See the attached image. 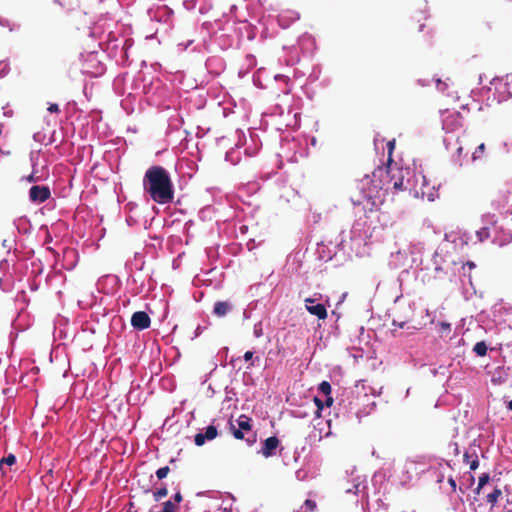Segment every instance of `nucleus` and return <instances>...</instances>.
I'll return each mask as SVG.
<instances>
[{"instance_id": "f257e3e1", "label": "nucleus", "mask_w": 512, "mask_h": 512, "mask_svg": "<svg viewBox=\"0 0 512 512\" xmlns=\"http://www.w3.org/2000/svg\"><path fill=\"white\" fill-rule=\"evenodd\" d=\"M143 191L161 205L172 203L174 186L167 169L160 165L149 167L142 180Z\"/></svg>"}, {"instance_id": "f03ea898", "label": "nucleus", "mask_w": 512, "mask_h": 512, "mask_svg": "<svg viewBox=\"0 0 512 512\" xmlns=\"http://www.w3.org/2000/svg\"><path fill=\"white\" fill-rule=\"evenodd\" d=\"M379 182H382V180ZM356 188L359 192L353 193L351 195L352 203L357 206L363 205L364 208H366V201L367 204H370L369 210L371 211L375 206L373 199L376 197V194L379 192V190L383 188V186H381L380 183H375L372 178L366 175L358 181Z\"/></svg>"}, {"instance_id": "7ed1b4c3", "label": "nucleus", "mask_w": 512, "mask_h": 512, "mask_svg": "<svg viewBox=\"0 0 512 512\" xmlns=\"http://www.w3.org/2000/svg\"><path fill=\"white\" fill-rule=\"evenodd\" d=\"M384 175L386 178H389L388 184H391L392 188L395 191L404 190L403 176H402V171L400 169H391V168L384 169V168L378 167L373 172V178H375V177L382 178Z\"/></svg>"}, {"instance_id": "20e7f679", "label": "nucleus", "mask_w": 512, "mask_h": 512, "mask_svg": "<svg viewBox=\"0 0 512 512\" xmlns=\"http://www.w3.org/2000/svg\"><path fill=\"white\" fill-rule=\"evenodd\" d=\"M442 125L446 132H454L464 125V117L459 111L446 110L442 115Z\"/></svg>"}, {"instance_id": "39448f33", "label": "nucleus", "mask_w": 512, "mask_h": 512, "mask_svg": "<svg viewBox=\"0 0 512 512\" xmlns=\"http://www.w3.org/2000/svg\"><path fill=\"white\" fill-rule=\"evenodd\" d=\"M50 189L47 186H32L29 197L32 202L43 203L50 197Z\"/></svg>"}, {"instance_id": "423d86ee", "label": "nucleus", "mask_w": 512, "mask_h": 512, "mask_svg": "<svg viewBox=\"0 0 512 512\" xmlns=\"http://www.w3.org/2000/svg\"><path fill=\"white\" fill-rule=\"evenodd\" d=\"M131 325L137 330H144L150 327L151 319L144 311H137L131 317Z\"/></svg>"}, {"instance_id": "0eeeda50", "label": "nucleus", "mask_w": 512, "mask_h": 512, "mask_svg": "<svg viewBox=\"0 0 512 512\" xmlns=\"http://www.w3.org/2000/svg\"><path fill=\"white\" fill-rule=\"evenodd\" d=\"M305 303L306 309L310 314L317 316L320 320L327 318V309L323 304H314L315 299L310 297L305 299Z\"/></svg>"}, {"instance_id": "6e6552de", "label": "nucleus", "mask_w": 512, "mask_h": 512, "mask_svg": "<svg viewBox=\"0 0 512 512\" xmlns=\"http://www.w3.org/2000/svg\"><path fill=\"white\" fill-rule=\"evenodd\" d=\"M218 431L217 428L214 425H209L205 432H199L194 437V442L197 446H202L205 444V442L208 440H213L217 437Z\"/></svg>"}, {"instance_id": "1a4fd4ad", "label": "nucleus", "mask_w": 512, "mask_h": 512, "mask_svg": "<svg viewBox=\"0 0 512 512\" xmlns=\"http://www.w3.org/2000/svg\"><path fill=\"white\" fill-rule=\"evenodd\" d=\"M279 439L276 436L268 437L263 444L261 453L265 458L271 457L275 454V450L279 446Z\"/></svg>"}, {"instance_id": "9d476101", "label": "nucleus", "mask_w": 512, "mask_h": 512, "mask_svg": "<svg viewBox=\"0 0 512 512\" xmlns=\"http://www.w3.org/2000/svg\"><path fill=\"white\" fill-rule=\"evenodd\" d=\"M231 309V305L226 301H218L214 305V314L218 317H223Z\"/></svg>"}, {"instance_id": "9b49d317", "label": "nucleus", "mask_w": 512, "mask_h": 512, "mask_svg": "<svg viewBox=\"0 0 512 512\" xmlns=\"http://www.w3.org/2000/svg\"><path fill=\"white\" fill-rule=\"evenodd\" d=\"M464 462L469 464L471 470H476L479 466V460L477 453L474 451L473 453L465 452L464 453Z\"/></svg>"}, {"instance_id": "f8f14e48", "label": "nucleus", "mask_w": 512, "mask_h": 512, "mask_svg": "<svg viewBox=\"0 0 512 512\" xmlns=\"http://www.w3.org/2000/svg\"><path fill=\"white\" fill-rule=\"evenodd\" d=\"M236 422H237L238 427L242 431H251V429H252V419L249 416H247L245 414H242V415H240L238 417Z\"/></svg>"}, {"instance_id": "ddd939ff", "label": "nucleus", "mask_w": 512, "mask_h": 512, "mask_svg": "<svg viewBox=\"0 0 512 512\" xmlns=\"http://www.w3.org/2000/svg\"><path fill=\"white\" fill-rule=\"evenodd\" d=\"M487 350L488 347L485 341H479L473 347V352L480 357H484L487 354Z\"/></svg>"}, {"instance_id": "4468645a", "label": "nucleus", "mask_w": 512, "mask_h": 512, "mask_svg": "<svg viewBox=\"0 0 512 512\" xmlns=\"http://www.w3.org/2000/svg\"><path fill=\"white\" fill-rule=\"evenodd\" d=\"M502 496V490L500 488H495L493 492L487 495V502L491 504L492 507L498 502L499 498Z\"/></svg>"}, {"instance_id": "2eb2a0df", "label": "nucleus", "mask_w": 512, "mask_h": 512, "mask_svg": "<svg viewBox=\"0 0 512 512\" xmlns=\"http://www.w3.org/2000/svg\"><path fill=\"white\" fill-rule=\"evenodd\" d=\"M485 150H486V146L484 143H481L480 145H478L477 148L475 149V151L472 153V160L477 161L479 159H482V157L485 153Z\"/></svg>"}, {"instance_id": "dca6fc26", "label": "nucleus", "mask_w": 512, "mask_h": 512, "mask_svg": "<svg viewBox=\"0 0 512 512\" xmlns=\"http://www.w3.org/2000/svg\"><path fill=\"white\" fill-rule=\"evenodd\" d=\"M16 462V457L13 454H9L7 457H4L0 462V470L3 474L6 472L4 471V465H13Z\"/></svg>"}, {"instance_id": "f3484780", "label": "nucleus", "mask_w": 512, "mask_h": 512, "mask_svg": "<svg viewBox=\"0 0 512 512\" xmlns=\"http://www.w3.org/2000/svg\"><path fill=\"white\" fill-rule=\"evenodd\" d=\"M229 426H230V431L232 433V435L238 439V440H242L244 439V434H243V431L239 428V427H236L232 420L229 421Z\"/></svg>"}, {"instance_id": "a211bd4d", "label": "nucleus", "mask_w": 512, "mask_h": 512, "mask_svg": "<svg viewBox=\"0 0 512 512\" xmlns=\"http://www.w3.org/2000/svg\"><path fill=\"white\" fill-rule=\"evenodd\" d=\"M489 480H490L489 474L488 473H483L479 477L478 485H477V488L475 489V492L479 493L480 490L489 482Z\"/></svg>"}, {"instance_id": "6ab92c4d", "label": "nucleus", "mask_w": 512, "mask_h": 512, "mask_svg": "<svg viewBox=\"0 0 512 512\" xmlns=\"http://www.w3.org/2000/svg\"><path fill=\"white\" fill-rule=\"evenodd\" d=\"M476 267L475 263L472 262V261H468L466 262L463 266H462V270H463V275L464 276H467L469 278V280H471V275H470V271L472 269H474Z\"/></svg>"}, {"instance_id": "aec40b11", "label": "nucleus", "mask_w": 512, "mask_h": 512, "mask_svg": "<svg viewBox=\"0 0 512 512\" xmlns=\"http://www.w3.org/2000/svg\"><path fill=\"white\" fill-rule=\"evenodd\" d=\"M168 494V490L166 487H162L153 492V497L155 501H160L162 498L166 497Z\"/></svg>"}, {"instance_id": "412c9836", "label": "nucleus", "mask_w": 512, "mask_h": 512, "mask_svg": "<svg viewBox=\"0 0 512 512\" xmlns=\"http://www.w3.org/2000/svg\"><path fill=\"white\" fill-rule=\"evenodd\" d=\"M319 391L324 395L331 394V385L328 381H322L318 387Z\"/></svg>"}, {"instance_id": "4be33fe9", "label": "nucleus", "mask_w": 512, "mask_h": 512, "mask_svg": "<svg viewBox=\"0 0 512 512\" xmlns=\"http://www.w3.org/2000/svg\"><path fill=\"white\" fill-rule=\"evenodd\" d=\"M169 472H170L169 466H164V467L159 468L156 471V476L159 480H162L168 475Z\"/></svg>"}, {"instance_id": "5701e85b", "label": "nucleus", "mask_w": 512, "mask_h": 512, "mask_svg": "<svg viewBox=\"0 0 512 512\" xmlns=\"http://www.w3.org/2000/svg\"><path fill=\"white\" fill-rule=\"evenodd\" d=\"M176 508H177L176 504L169 500V501H166L163 503L162 512H175Z\"/></svg>"}, {"instance_id": "b1692460", "label": "nucleus", "mask_w": 512, "mask_h": 512, "mask_svg": "<svg viewBox=\"0 0 512 512\" xmlns=\"http://www.w3.org/2000/svg\"><path fill=\"white\" fill-rule=\"evenodd\" d=\"M387 148H388V162H392V154L395 149V139H392L387 143Z\"/></svg>"}, {"instance_id": "393cba45", "label": "nucleus", "mask_w": 512, "mask_h": 512, "mask_svg": "<svg viewBox=\"0 0 512 512\" xmlns=\"http://www.w3.org/2000/svg\"><path fill=\"white\" fill-rule=\"evenodd\" d=\"M477 237L479 241L483 242L485 239L489 237V230L487 228H482L477 232Z\"/></svg>"}, {"instance_id": "a878e982", "label": "nucleus", "mask_w": 512, "mask_h": 512, "mask_svg": "<svg viewBox=\"0 0 512 512\" xmlns=\"http://www.w3.org/2000/svg\"><path fill=\"white\" fill-rule=\"evenodd\" d=\"M439 326L441 333H449L451 331V324L448 322H441Z\"/></svg>"}, {"instance_id": "bb28decb", "label": "nucleus", "mask_w": 512, "mask_h": 512, "mask_svg": "<svg viewBox=\"0 0 512 512\" xmlns=\"http://www.w3.org/2000/svg\"><path fill=\"white\" fill-rule=\"evenodd\" d=\"M436 86H437V89H438L440 92L444 93V92L447 90V88H448V83H447V82H445V81H441L440 79H438V80H437V85H436Z\"/></svg>"}, {"instance_id": "cd10ccee", "label": "nucleus", "mask_w": 512, "mask_h": 512, "mask_svg": "<svg viewBox=\"0 0 512 512\" xmlns=\"http://www.w3.org/2000/svg\"><path fill=\"white\" fill-rule=\"evenodd\" d=\"M314 402H315V404L317 406L316 415L318 417H320V412L323 409L324 404H323V402L318 397L314 398Z\"/></svg>"}, {"instance_id": "c85d7f7f", "label": "nucleus", "mask_w": 512, "mask_h": 512, "mask_svg": "<svg viewBox=\"0 0 512 512\" xmlns=\"http://www.w3.org/2000/svg\"><path fill=\"white\" fill-rule=\"evenodd\" d=\"M304 505L310 510V511H314L316 510V502L314 500H311V499H307L305 500L304 502Z\"/></svg>"}, {"instance_id": "c756f323", "label": "nucleus", "mask_w": 512, "mask_h": 512, "mask_svg": "<svg viewBox=\"0 0 512 512\" xmlns=\"http://www.w3.org/2000/svg\"><path fill=\"white\" fill-rule=\"evenodd\" d=\"M47 110L50 112V113H59L60 112V108L58 106V104H55V103H51Z\"/></svg>"}, {"instance_id": "7c9ffc66", "label": "nucleus", "mask_w": 512, "mask_h": 512, "mask_svg": "<svg viewBox=\"0 0 512 512\" xmlns=\"http://www.w3.org/2000/svg\"><path fill=\"white\" fill-rule=\"evenodd\" d=\"M173 499H174V502H175V503H177V504H179L180 502H182V500H183V496H182V494H181L180 490H178V491L175 493V495L173 496Z\"/></svg>"}, {"instance_id": "2f4dec72", "label": "nucleus", "mask_w": 512, "mask_h": 512, "mask_svg": "<svg viewBox=\"0 0 512 512\" xmlns=\"http://www.w3.org/2000/svg\"><path fill=\"white\" fill-rule=\"evenodd\" d=\"M326 396V400H325V406L327 407H331L334 400H333V397L330 395H325Z\"/></svg>"}, {"instance_id": "473e14b6", "label": "nucleus", "mask_w": 512, "mask_h": 512, "mask_svg": "<svg viewBox=\"0 0 512 512\" xmlns=\"http://www.w3.org/2000/svg\"><path fill=\"white\" fill-rule=\"evenodd\" d=\"M253 352L252 351H246L244 353V360L245 361H250L252 358H253Z\"/></svg>"}, {"instance_id": "72a5a7b5", "label": "nucleus", "mask_w": 512, "mask_h": 512, "mask_svg": "<svg viewBox=\"0 0 512 512\" xmlns=\"http://www.w3.org/2000/svg\"><path fill=\"white\" fill-rule=\"evenodd\" d=\"M448 483L453 488V490L456 489V482H455V480L453 478H449Z\"/></svg>"}, {"instance_id": "f704fd0d", "label": "nucleus", "mask_w": 512, "mask_h": 512, "mask_svg": "<svg viewBox=\"0 0 512 512\" xmlns=\"http://www.w3.org/2000/svg\"><path fill=\"white\" fill-rule=\"evenodd\" d=\"M462 153H463V147H462V146H459V147L457 148V154H458L459 156H461V155H462Z\"/></svg>"}, {"instance_id": "c9c22d12", "label": "nucleus", "mask_w": 512, "mask_h": 512, "mask_svg": "<svg viewBox=\"0 0 512 512\" xmlns=\"http://www.w3.org/2000/svg\"><path fill=\"white\" fill-rule=\"evenodd\" d=\"M507 408L512 411V400L508 402Z\"/></svg>"}, {"instance_id": "e433bc0d", "label": "nucleus", "mask_w": 512, "mask_h": 512, "mask_svg": "<svg viewBox=\"0 0 512 512\" xmlns=\"http://www.w3.org/2000/svg\"><path fill=\"white\" fill-rule=\"evenodd\" d=\"M129 506H130V508H131V507H133V506H134V503H133V502H130V503H129Z\"/></svg>"}, {"instance_id": "4c0bfd02", "label": "nucleus", "mask_w": 512, "mask_h": 512, "mask_svg": "<svg viewBox=\"0 0 512 512\" xmlns=\"http://www.w3.org/2000/svg\"><path fill=\"white\" fill-rule=\"evenodd\" d=\"M260 331L256 332V337H259Z\"/></svg>"}, {"instance_id": "58836bf2", "label": "nucleus", "mask_w": 512, "mask_h": 512, "mask_svg": "<svg viewBox=\"0 0 512 512\" xmlns=\"http://www.w3.org/2000/svg\"><path fill=\"white\" fill-rule=\"evenodd\" d=\"M260 331L256 332V337H259Z\"/></svg>"}, {"instance_id": "ea45409f", "label": "nucleus", "mask_w": 512, "mask_h": 512, "mask_svg": "<svg viewBox=\"0 0 512 512\" xmlns=\"http://www.w3.org/2000/svg\"><path fill=\"white\" fill-rule=\"evenodd\" d=\"M0 153L5 154V153L2 151V149H1V148H0Z\"/></svg>"}, {"instance_id": "a19ab883", "label": "nucleus", "mask_w": 512, "mask_h": 512, "mask_svg": "<svg viewBox=\"0 0 512 512\" xmlns=\"http://www.w3.org/2000/svg\"><path fill=\"white\" fill-rule=\"evenodd\" d=\"M127 512H132V511H127Z\"/></svg>"}]
</instances>
